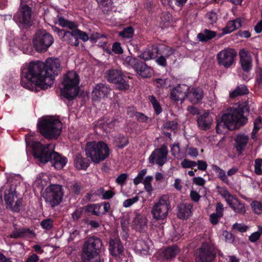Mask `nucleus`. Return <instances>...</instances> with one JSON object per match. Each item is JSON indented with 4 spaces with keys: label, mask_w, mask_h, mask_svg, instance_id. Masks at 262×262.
Here are the masks:
<instances>
[{
    "label": "nucleus",
    "mask_w": 262,
    "mask_h": 262,
    "mask_svg": "<svg viewBox=\"0 0 262 262\" xmlns=\"http://www.w3.org/2000/svg\"><path fill=\"white\" fill-rule=\"evenodd\" d=\"M60 68L59 61L55 58H48L45 63L31 62L23 67L21 84L30 90L35 86L47 89L53 83L54 76L60 71Z\"/></svg>",
    "instance_id": "f257e3e1"
},
{
    "label": "nucleus",
    "mask_w": 262,
    "mask_h": 262,
    "mask_svg": "<svg viewBox=\"0 0 262 262\" xmlns=\"http://www.w3.org/2000/svg\"><path fill=\"white\" fill-rule=\"evenodd\" d=\"M26 142L27 146L32 147L34 156L38 159L39 164L50 162L56 169H61L67 163L66 157L53 151L54 145L52 144L43 146L37 141H32L30 136L26 137Z\"/></svg>",
    "instance_id": "f03ea898"
},
{
    "label": "nucleus",
    "mask_w": 262,
    "mask_h": 262,
    "mask_svg": "<svg viewBox=\"0 0 262 262\" xmlns=\"http://www.w3.org/2000/svg\"><path fill=\"white\" fill-rule=\"evenodd\" d=\"M245 111H248L246 106L227 109L222 115L221 120H217L216 132L219 134H224L229 129H233L244 125L247 120L244 116Z\"/></svg>",
    "instance_id": "7ed1b4c3"
},
{
    "label": "nucleus",
    "mask_w": 262,
    "mask_h": 262,
    "mask_svg": "<svg viewBox=\"0 0 262 262\" xmlns=\"http://www.w3.org/2000/svg\"><path fill=\"white\" fill-rule=\"evenodd\" d=\"M37 125L40 134L48 139H56L61 132V122L53 117L46 116L40 118Z\"/></svg>",
    "instance_id": "20e7f679"
},
{
    "label": "nucleus",
    "mask_w": 262,
    "mask_h": 262,
    "mask_svg": "<svg viewBox=\"0 0 262 262\" xmlns=\"http://www.w3.org/2000/svg\"><path fill=\"white\" fill-rule=\"evenodd\" d=\"M102 246L101 241L95 236L89 237L82 247L81 258L83 262H100L99 255Z\"/></svg>",
    "instance_id": "39448f33"
},
{
    "label": "nucleus",
    "mask_w": 262,
    "mask_h": 262,
    "mask_svg": "<svg viewBox=\"0 0 262 262\" xmlns=\"http://www.w3.org/2000/svg\"><path fill=\"white\" fill-rule=\"evenodd\" d=\"M85 152L93 162L99 163L109 156L110 149L107 144L103 141H91L86 144Z\"/></svg>",
    "instance_id": "423d86ee"
},
{
    "label": "nucleus",
    "mask_w": 262,
    "mask_h": 262,
    "mask_svg": "<svg viewBox=\"0 0 262 262\" xmlns=\"http://www.w3.org/2000/svg\"><path fill=\"white\" fill-rule=\"evenodd\" d=\"M79 77L73 71H69L62 77L61 90L62 95L67 99H74L79 92Z\"/></svg>",
    "instance_id": "0eeeda50"
},
{
    "label": "nucleus",
    "mask_w": 262,
    "mask_h": 262,
    "mask_svg": "<svg viewBox=\"0 0 262 262\" xmlns=\"http://www.w3.org/2000/svg\"><path fill=\"white\" fill-rule=\"evenodd\" d=\"M77 27L78 25L76 23L68 21L66 27L71 31H64L61 30L58 31V35L62 36L63 39L68 43L72 46H78L79 42L78 38L86 42L89 40V37L85 32L79 30Z\"/></svg>",
    "instance_id": "6e6552de"
},
{
    "label": "nucleus",
    "mask_w": 262,
    "mask_h": 262,
    "mask_svg": "<svg viewBox=\"0 0 262 262\" xmlns=\"http://www.w3.org/2000/svg\"><path fill=\"white\" fill-rule=\"evenodd\" d=\"M63 194L61 185L52 184L46 188L42 196L47 203L52 207H54L60 203Z\"/></svg>",
    "instance_id": "1a4fd4ad"
},
{
    "label": "nucleus",
    "mask_w": 262,
    "mask_h": 262,
    "mask_svg": "<svg viewBox=\"0 0 262 262\" xmlns=\"http://www.w3.org/2000/svg\"><path fill=\"white\" fill-rule=\"evenodd\" d=\"M53 42L52 36L45 30L38 31L33 41V46L38 52H46Z\"/></svg>",
    "instance_id": "9d476101"
},
{
    "label": "nucleus",
    "mask_w": 262,
    "mask_h": 262,
    "mask_svg": "<svg viewBox=\"0 0 262 262\" xmlns=\"http://www.w3.org/2000/svg\"><path fill=\"white\" fill-rule=\"evenodd\" d=\"M31 9L27 5L21 3L13 20L20 28H27L32 25Z\"/></svg>",
    "instance_id": "9b49d317"
},
{
    "label": "nucleus",
    "mask_w": 262,
    "mask_h": 262,
    "mask_svg": "<svg viewBox=\"0 0 262 262\" xmlns=\"http://www.w3.org/2000/svg\"><path fill=\"white\" fill-rule=\"evenodd\" d=\"M169 209V204L168 196L162 195L154 204L151 212L155 219L164 220L168 215Z\"/></svg>",
    "instance_id": "f8f14e48"
},
{
    "label": "nucleus",
    "mask_w": 262,
    "mask_h": 262,
    "mask_svg": "<svg viewBox=\"0 0 262 262\" xmlns=\"http://www.w3.org/2000/svg\"><path fill=\"white\" fill-rule=\"evenodd\" d=\"M219 193L225 200L227 204L237 213L244 214L246 212L245 204L241 202L238 199L224 188H220Z\"/></svg>",
    "instance_id": "ddd939ff"
},
{
    "label": "nucleus",
    "mask_w": 262,
    "mask_h": 262,
    "mask_svg": "<svg viewBox=\"0 0 262 262\" xmlns=\"http://www.w3.org/2000/svg\"><path fill=\"white\" fill-rule=\"evenodd\" d=\"M236 55V51L233 49L223 50L216 55L217 63L219 66L228 69L235 64Z\"/></svg>",
    "instance_id": "4468645a"
},
{
    "label": "nucleus",
    "mask_w": 262,
    "mask_h": 262,
    "mask_svg": "<svg viewBox=\"0 0 262 262\" xmlns=\"http://www.w3.org/2000/svg\"><path fill=\"white\" fill-rule=\"evenodd\" d=\"M4 200L7 208L15 212L19 211L22 200L18 199L14 188H11L5 192Z\"/></svg>",
    "instance_id": "2eb2a0df"
},
{
    "label": "nucleus",
    "mask_w": 262,
    "mask_h": 262,
    "mask_svg": "<svg viewBox=\"0 0 262 262\" xmlns=\"http://www.w3.org/2000/svg\"><path fill=\"white\" fill-rule=\"evenodd\" d=\"M215 257L213 247L210 244H202L196 256L197 262H212Z\"/></svg>",
    "instance_id": "dca6fc26"
},
{
    "label": "nucleus",
    "mask_w": 262,
    "mask_h": 262,
    "mask_svg": "<svg viewBox=\"0 0 262 262\" xmlns=\"http://www.w3.org/2000/svg\"><path fill=\"white\" fill-rule=\"evenodd\" d=\"M168 154L167 148L163 145L161 148H157L153 151L148 158L149 162L151 164H157L159 166H162L167 160Z\"/></svg>",
    "instance_id": "f3484780"
},
{
    "label": "nucleus",
    "mask_w": 262,
    "mask_h": 262,
    "mask_svg": "<svg viewBox=\"0 0 262 262\" xmlns=\"http://www.w3.org/2000/svg\"><path fill=\"white\" fill-rule=\"evenodd\" d=\"M111 89L106 84H95L92 92V99L94 102H98L108 97Z\"/></svg>",
    "instance_id": "a211bd4d"
},
{
    "label": "nucleus",
    "mask_w": 262,
    "mask_h": 262,
    "mask_svg": "<svg viewBox=\"0 0 262 262\" xmlns=\"http://www.w3.org/2000/svg\"><path fill=\"white\" fill-rule=\"evenodd\" d=\"M189 86L186 84H179L171 90L170 97L176 101H183L186 99L187 93Z\"/></svg>",
    "instance_id": "6ab92c4d"
},
{
    "label": "nucleus",
    "mask_w": 262,
    "mask_h": 262,
    "mask_svg": "<svg viewBox=\"0 0 262 262\" xmlns=\"http://www.w3.org/2000/svg\"><path fill=\"white\" fill-rule=\"evenodd\" d=\"M196 121L199 128L207 130L211 128L213 123V118L210 113L205 112L198 116Z\"/></svg>",
    "instance_id": "aec40b11"
},
{
    "label": "nucleus",
    "mask_w": 262,
    "mask_h": 262,
    "mask_svg": "<svg viewBox=\"0 0 262 262\" xmlns=\"http://www.w3.org/2000/svg\"><path fill=\"white\" fill-rule=\"evenodd\" d=\"M239 55L242 69L246 72L249 71L252 67V57L249 52L243 49L240 50Z\"/></svg>",
    "instance_id": "412c9836"
},
{
    "label": "nucleus",
    "mask_w": 262,
    "mask_h": 262,
    "mask_svg": "<svg viewBox=\"0 0 262 262\" xmlns=\"http://www.w3.org/2000/svg\"><path fill=\"white\" fill-rule=\"evenodd\" d=\"M249 140L248 135L244 133H239L234 138V147L239 154H241L245 149Z\"/></svg>",
    "instance_id": "4be33fe9"
},
{
    "label": "nucleus",
    "mask_w": 262,
    "mask_h": 262,
    "mask_svg": "<svg viewBox=\"0 0 262 262\" xmlns=\"http://www.w3.org/2000/svg\"><path fill=\"white\" fill-rule=\"evenodd\" d=\"M204 96L203 90L199 88H190L187 93L186 99L192 103L197 104L202 100Z\"/></svg>",
    "instance_id": "5701e85b"
},
{
    "label": "nucleus",
    "mask_w": 262,
    "mask_h": 262,
    "mask_svg": "<svg viewBox=\"0 0 262 262\" xmlns=\"http://www.w3.org/2000/svg\"><path fill=\"white\" fill-rule=\"evenodd\" d=\"M242 20L240 18L229 21L226 27L222 29V32L219 35V37H221L225 34L231 33L235 30L240 28L242 26Z\"/></svg>",
    "instance_id": "b1692460"
},
{
    "label": "nucleus",
    "mask_w": 262,
    "mask_h": 262,
    "mask_svg": "<svg viewBox=\"0 0 262 262\" xmlns=\"http://www.w3.org/2000/svg\"><path fill=\"white\" fill-rule=\"evenodd\" d=\"M133 225L136 230L142 232L147 228V222L145 216L141 214H136L134 219Z\"/></svg>",
    "instance_id": "393cba45"
},
{
    "label": "nucleus",
    "mask_w": 262,
    "mask_h": 262,
    "mask_svg": "<svg viewBox=\"0 0 262 262\" xmlns=\"http://www.w3.org/2000/svg\"><path fill=\"white\" fill-rule=\"evenodd\" d=\"M50 178L46 173H40L38 175L36 179L34 182L33 186L34 189L38 191H41L42 189L49 183Z\"/></svg>",
    "instance_id": "a878e982"
},
{
    "label": "nucleus",
    "mask_w": 262,
    "mask_h": 262,
    "mask_svg": "<svg viewBox=\"0 0 262 262\" xmlns=\"http://www.w3.org/2000/svg\"><path fill=\"white\" fill-rule=\"evenodd\" d=\"M150 241L143 239H138L135 244V250L141 253L146 254L149 253L150 250Z\"/></svg>",
    "instance_id": "bb28decb"
},
{
    "label": "nucleus",
    "mask_w": 262,
    "mask_h": 262,
    "mask_svg": "<svg viewBox=\"0 0 262 262\" xmlns=\"http://www.w3.org/2000/svg\"><path fill=\"white\" fill-rule=\"evenodd\" d=\"M178 216L181 219L189 217L192 213V205L191 204H181L178 206Z\"/></svg>",
    "instance_id": "cd10ccee"
},
{
    "label": "nucleus",
    "mask_w": 262,
    "mask_h": 262,
    "mask_svg": "<svg viewBox=\"0 0 262 262\" xmlns=\"http://www.w3.org/2000/svg\"><path fill=\"white\" fill-rule=\"evenodd\" d=\"M215 211V213H212L210 216V222L213 225L217 224L223 215L224 206L222 203L219 202L217 203Z\"/></svg>",
    "instance_id": "c85d7f7f"
},
{
    "label": "nucleus",
    "mask_w": 262,
    "mask_h": 262,
    "mask_svg": "<svg viewBox=\"0 0 262 262\" xmlns=\"http://www.w3.org/2000/svg\"><path fill=\"white\" fill-rule=\"evenodd\" d=\"M138 68L135 69L137 73L144 78H148L151 76L152 69L143 62H139Z\"/></svg>",
    "instance_id": "c756f323"
},
{
    "label": "nucleus",
    "mask_w": 262,
    "mask_h": 262,
    "mask_svg": "<svg viewBox=\"0 0 262 262\" xmlns=\"http://www.w3.org/2000/svg\"><path fill=\"white\" fill-rule=\"evenodd\" d=\"M159 51V49L158 46H153L151 49H148L144 51L140 56L144 60H150L156 58L160 54Z\"/></svg>",
    "instance_id": "7c9ffc66"
},
{
    "label": "nucleus",
    "mask_w": 262,
    "mask_h": 262,
    "mask_svg": "<svg viewBox=\"0 0 262 262\" xmlns=\"http://www.w3.org/2000/svg\"><path fill=\"white\" fill-rule=\"evenodd\" d=\"M121 71L115 69H111L106 72L105 77L107 80L111 82L116 83L122 76Z\"/></svg>",
    "instance_id": "2f4dec72"
},
{
    "label": "nucleus",
    "mask_w": 262,
    "mask_h": 262,
    "mask_svg": "<svg viewBox=\"0 0 262 262\" xmlns=\"http://www.w3.org/2000/svg\"><path fill=\"white\" fill-rule=\"evenodd\" d=\"M101 207L100 204H90L85 206L83 208V210L89 215L99 216L101 214Z\"/></svg>",
    "instance_id": "473e14b6"
},
{
    "label": "nucleus",
    "mask_w": 262,
    "mask_h": 262,
    "mask_svg": "<svg viewBox=\"0 0 262 262\" xmlns=\"http://www.w3.org/2000/svg\"><path fill=\"white\" fill-rule=\"evenodd\" d=\"M74 164L78 169H85L89 166L88 160L83 158L80 154L75 156Z\"/></svg>",
    "instance_id": "72a5a7b5"
},
{
    "label": "nucleus",
    "mask_w": 262,
    "mask_h": 262,
    "mask_svg": "<svg viewBox=\"0 0 262 262\" xmlns=\"http://www.w3.org/2000/svg\"><path fill=\"white\" fill-rule=\"evenodd\" d=\"M130 79L129 77H127L123 75L121 78L115 83L116 84L117 88L118 90L122 91H126L129 90L130 87Z\"/></svg>",
    "instance_id": "f704fd0d"
},
{
    "label": "nucleus",
    "mask_w": 262,
    "mask_h": 262,
    "mask_svg": "<svg viewBox=\"0 0 262 262\" xmlns=\"http://www.w3.org/2000/svg\"><path fill=\"white\" fill-rule=\"evenodd\" d=\"M216 35V33L215 32L205 29L203 32L198 34V38L200 41H206L214 38Z\"/></svg>",
    "instance_id": "c9c22d12"
},
{
    "label": "nucleus",
    "mask_w": 262,
    "mask_h": 262,
    "mask_svg": "<svg viewBox=\"0 0 262 262\" xmlns=\"http://www.w3.org/2000/svg\"><path fill=\"white\" fill-rule=\"evenodd\" d=\"M213 170L217 174V177L225 183L228 184L229 180L226 174L225 171L216 165H212Z\"/></svg>",
    "instance_id": "e433bc0d"
},
{
    "label": "nucleus",
    "mask_w": 262,
    "mask_h": 262,
    "mask_svg": "<svg viewBox=\"0 0 262 262\" xmlns=\"http://www.w3.org/2000/svg\"><path fill=\"white\" fill-rule=\"evenodd\" d=\"M34 232L29 229L24 228L14 231L9 237L11 238H17L24 237L28 235H33Z\"/></svg>",
    "instance_id": "4c0bfd02"
},
{
    "label": "nucleus",
    "mask_w": 262,
    "mask_h": 262,
    "mask_svg": "<svg viewBox=\"0 0 262 262\" xmlns=\"http://www.w3.org/2000/svg\"><path fill=\"white\" fill-rule=\"evenodd\" d=\"M152 180L153 177L152 176H148L146 177L142 181L144 189L149 195H151L154 190V188L151 184Z\"/></svg>",
    "instance_id": "58836bf2"
},
{
    "label": "nucleus",
    "mask_w": 262,
    "mask_h": 262,
    "mask_svg": "<svg viewBox=\"0 0 262 262\" xmlns=\"http://www.w3.org/2000/svg\"><path fill=\"white\" fill-rule=\"evenodd\" d=\"M149 99L155 110L156 114L157 115L160 114L162 112V107L159 101L154 96H150L149 97Z\"/></svg>",
    "instance_id": "ea45409f"
},
{
    "label": "nucleus",
    "mask_w": 262,
    "mask_h": 262,
    "mask_svg": "<svg viewBox=\"0 0 262 262\" xmlns=\"http://www.w3.org/2000/svg\"><path fill=\"white\" fill-rule=\"evenodd\" d=\"M179 252V249L176 246H173L169 247L165 250V256L167 258H172L174 257Z\"/></svg>",
    "instance_id": "a19ab883"
},
{
    "label": "nucleus",
    "mask_w": 262,
    "mask_h": 262,
    "mask_svg": "<svg viewBox=\"0 0 262 262\" xmlns=\"http://www.w3.org/2000/svg\"><path fill=\"white\" fill-rule=\"evenodd\" d=\"M159 49V55L162 54L165 57H168L174 53V50L170 47H165L164 46H160L158 47Z\"/></svg>",
    "instance_id": "79ce46f5"
},
{
    "label": "nucleus",
    "mask_w": 262,
    "mask_h": 262,
    "mask_svg": "<svg viewBox=\"0 0 262 262\" xmlns=\"http://www.w3.org/2000/svg\"><path fill=\"white\" fill-rule=\"evenodd\" d=\"M139 62L140 61L136 58L127 56L124 61V64L127 66H130L135 69L138 68V64Z\"/></svg>",
    "instance_id": "37998d69"
},
{
    "label": "nucleus",
    "mask_w": 262,
    "mask_h": 262,
    "mask_svg": "<svg viewBox=\"0 0 262 262\" xmlns=\"http://www.w3.org/2000/svg\"><path fill=\"white\" fill-rule=\"evenodd\" d=\"M261 127V118L260 117H258L255 119L254 121V127L251 135V137L252 139H255V135Z\"/></svg>",
    "instance_id": "c03bdc74"
},
{
    "label": "nucleus",
    "mask_w": 262,
    "mask_h": 262,
    "mask_svg": "<svg viewBox=\"0 0 262 262\" xmlns=\"http://www.w3.org/2000/svg\"><path fill=\"white\" fill-rule=\"evenodd\" d=\"M115 142L117 145L120 148L124 147L128 143L127 138L122 135H119L116 137L115 138Z\"/></svg>",
    "instance_id": "a18cd8bd"
},
{
    "label": "nucleus",
    "mask_w": 262,
    "mask_h": 262,
    "mask_svg": "<svg viewBox=\"0 0 262 262\" xmlns=\"http://www.w3.org/2000/svg\"><path fill=\"white\" fill-rule=\"evenodd\" d=\"M134 33V29L132 27L125 28L122 31L119 33V35L125 38L132 37Z\"/></svg>",
    "instance_id": "49530a36"
},
{
    "label": "nucleus",
    "mask_w": 262,
    "mask_h": 262,
    "mask_svg": "<svg viewBox=\"0 0 262 262\" xmlns=\"http://www.w3.org/2000/svg\"><path fill=\"white\" fill-rule=\"evenodd\" d=\"M251 207L255 213H262V203L258 201H253L251 204Z\"/></svg>",
    "instance_id": "de8ad7c7"
},
{
    "label": "nucleus",
    "mask_w": 262,
    "mask_h": 262,
    "mask_svg": "<svg viewBox=\"0 0 262 262\" xmlns=\"http://www.w3.org/2000/svg\"><path fill=\"white\" fill-rule=\"evenodd\" d=\"M172 155L176 158L180 159L182 157V155L180 153V146L178 144H173L171 148Z\"/></svg>",
    "instance_id": "09e8293b"
},
{
    "label": "nucleus",
    "mask_w": 262,
    "mask_h": 262,
    "mask_svg": "<svg viewBox=\"0 0 262 262\" xmlns=\"http://www.w3.org/2000/svg\"><path fill=\"white\" fill-rule=\"evenodd\" d=\"M262 159H257L255 161L254 171L256 174H262Z\"/></svg>",
    "instance_id": "8fccbe9b"
},
{
    "label": "nucleus",
    "mask_w": 262,
    "mask_h": 262,
    "mask_svg": "<svg viewBox=\"0 0 262 262\" xmlns=\"http://www.w3.org/2000/svg\"><path fill=\"white\" fill-rule=\"evenodd\" d=\"M99 6L102 8H106L108 10L111 8L113 5L112 0H96Z\"/></svg>",
    "instance_id": "3c124183"
},
{
    "label": "nucleus",
    "mask_w": 262,
    "mask_h": 262,
    "mask_svg": "<svg viewBox=\"0 0 262 262\" xmlns=\"http://www.w3.org/2000/svg\"><path fill=\"white\" fill-rule=\"evenodd\" d=\"M53 220L47 219L41 221L40 225L41 227L46 230H50L53 227Z\"/></svg>",
    "instance_id": "603ef678"
},
{
    "label": "nucleus",
    "mask_w": 262,
    "mask_h": 262,
    "mask_svg": "<svg viewBox=\"0 0 262 262\" xmlns=\"http://www.w3.org/2000/svg\"><path fill=\"white\" fill-rule=\"evenodd\" d=\"M181 166L184 168H193L197 165L195 162L189 160L188 159H184L181 163Z\"/></svg>",
    "instance_id": "864d4df0"
},
{
    "label": "nucleus",
    "mask_w": 262,
    "mask_h": 262,
    "mask_svg": "<svg viewBox=\"0 0 262 262\" xmlns=\"http://www.w3.org/2000/svg\"><path fill=\"white\" fill-rule=\"evenodd\" d=\"M139 198L138 196H135L132 199H128L125 200L123 203V206L125 208H128L131 206L133 204L136 203L139 201Z\"/></svg>",
    "instance_id": "5fc2aeb1"
},
{
    "label": "nucleus",
    "mask_w": 262,
    "mask_h": 262,
    "mask_svg": "<svg viewBox=\"0 0 262 262\" xmlns=\"http://www.w3.org/2000/svg\"><path fill=\"white\" fill-rule=\"evenodd\" d=\"M232 228L233 229H235L240 232H245L248 228V226L245 224H238L237 223L233 225Z\"/></svg>",
    "instance_id": "6e6d98bb"
},
{
    "label": "nucleus",
    "mask_w": 262,
    "mask_h": 262,
    "mask_svg": "<svg viewBox=\"0 0 262 262\" xmlns=\"http://www.w3.org/2000/svg\"><path fill=\"white\" fill-rule=\"evenodd\" d=\"M112 51L116 54H121L123 53V50L120 43L114 42L112 46Z\"/></svg>",
    "instance_id": "4d7b16f0"
},
{
    "label": "nucleus",
    "mask_w": 262,
    "mask_h": 262,
    "mask_svg": "<svg viewBox=\"0 0 262 262\" xmlns=\"http://www.w3.org/2000/svg\"><path fill=\"white\" fill-rule=\"evenodd\" d=\"M128 175L126 173H122L120 174L116 179V182L120 185H123L127 179Z\"/></svg>",
    "instance_id": "13d9d810"
},
{
    "label": "nucleus",
    "mask_w": 262,
    "mask_h": 262,
    "mask_svg": "<svg viewBox=\"0 0 262 262\" xmlns=\"http://www.w3.org/2000/svg\"><path fill=\"white\" fill-rule=\"evenodd\" d=\"M193 182L196 185L200 186H203L206 182V181L202 177H194L193 178Z\"/></svg>",
    "instance_id": "bf43d9fd"
},
{
    "label": "nucleus",
    "mask_w": 262,
    "mask_h": 262,
    "mask_svg": "<svg viewBox=\"0 0 262 262\" xmlns=\"http://www.w3.org/2000/svg\"><path fill=\"white\" fill-rule=\"evenodd\" d=\"M196 164L198 165V169L202 171H205L206 170L207 167V164L205 161L203 160H199L198 161Z\"/></svg>",
    "instance_id": "052dcab7"
},
{
    "label": "nucleus",
    "mask_w": 262,
    "mask_h": 262,
    "mask_svg": "<svg viewBox=\"0 0 262 262\" xmlns=\"http://www.w3.org/2000/svg\"><path fill=\"white\" fill-rule=\"evenodd\" d=\"M177 123L175 121H169L165 124V127L167 129L176 130L177 129Z\"/></svg>",
    "instance_id": "680f3d73"
},
{
    "label": "nucleus",
    "mask_w": 262,
    "mask_h": 262,
    "mask_svg": "<svg viewBox=\"0 0 262 262\" xmlns=\"http://www.w3.org/2000/svg\"><path fill=\"white\" fill-rule=\"evenodd\" d=\"M260 235L256 232L252 233L249 237V241L252 243H254L259 239Z\"/></svg>",
    "instance_id": "e2e57ef3"
},
{
    "label": "nucleus",
    "mask_w": 262,
    "mask_h": 262,
    "mask_svg": "<svg viewBox=\"0 0 262 262\" xmlns=\"http://www.w3.org/2000/svg\"><path fill=\"white\" fill-rule=\"evenodd\" d=\"M156 62L158 64L165 67L166 66V57L163 55H161L156 59Z\"/></svg>",
    "instance_id": "0e129e2a"
},
{
    "label": "nucleus",
    "mask_w": 262,
    "mask_h": 262,
    "mask_svg": "<svg viewBox=\"0 0 262 262\" xmlns=\"http://www.w3.org/2000/svg\"><path fill=\"white\" fill-rule=\"evenodd\" d=\"M190 195L191 200L194 202H198L201 198L200 195L194 190L191 191Z\"/></svg>",
    "instance_id": "69168bd1"
},
{
    "label": "nucleus",
    "mask_w": 262,
    "mask_h": 262,
    "mask_svg": "<svg viewBox=\"0 0 262 262\" xmlns=\"http://www.w3.org/2000/svg\"><path fill=\"white\" fill-rule=\"evenodd\" d=\"M173 186L177 190H181L182 189V180L178 178L176 179Z\"/></svg>",
    "instance_id": "338daca9"
},
{
    "label": "nucleus",
    "mask_w": 262,
    "mask_h": 262,
    "mask_svg": "<svg viewBox=\"0 0 262 262\" xmlns=\"http://www.w3.org/2000/svg\"><path fill=\"white\" fill-rule=\"evenodd\" d=\"M256 84L259 88H262V71L258 72L257 74Z\"/></svg>",
    "instance_id": "774afa93"
}]
</instances>
